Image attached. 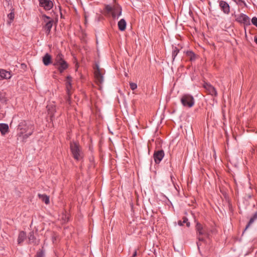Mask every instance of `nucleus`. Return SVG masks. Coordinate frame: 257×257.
Returning <instances> with one entry per match:
<instances>
[{
  "label": "nucleus",
  "mask_w": 257,
  "mask_h": 257,
  "mask_svg": "<svg viewBox=\"0 0 257 257\" xmlns=\"http://www.w3.org/2000/svg\"><path fill=\"white\" fill-rule=\"evenodd\" d=\"M195 230L196 231L197 238L198 240L197 242V247L200 251V248L203 244H206V239H209V229L206 225L197 222L195 226Z\"/></svg>",
  "instance_id": "obj_1"
},
{
  "label": "nucleus",
  "mask_w": 257,
  "mask_h": 257,
  "mask_svg": "<svg viewBox=\"0 0 257 257\" xmlns=\"http://www.w3.org/2000/svg\"><path fill=\"white\" fill-rule=\"evenodd\" d=\"M34 129L33 123L25 120L21 121L18 126V130L19 131V135L22 137L23 141H26L33 134Z\"/></svg>",
  "instance_id": "obj_2"
},
{
  "label": "nucleus",
  "mask_w": 257,
  "mask_h": 257,
  "mask_svg": "<svg viewBox=\"0 0 257 257\" xmlns=\"http://www.w3.org/2000/svg\"><path fill=\"white\" fill-rule=\"evenodd\" d=\"M121 7L117 4L112 6L106 5L104 9V15L106 17L111 16L113 19H118L121 15Z\"/></svg>",
  "instance_id": "obj_3"
},
{
  "label": "nucleus",
  "mask_w": 257,
  "mask_h": 257,
  "mask_svg": "<svg viewBox=\"0 0 257 257\" xmlns=\"http://www.w3.org/2000/svg\"><path fill=\"white\" fill-rule=\"evenodd\" d=\"M53 64L61 73L66 70L69 66L68 63L64 59V55L60 52L56 54Z\"/></svg>",
  "instance_id": "obj_4"
},
{
  "label": "nucleus",
  "mask_w": 257,
  "mask_h": 257,
  "mask_svg": "<svg viewBox=\"0 0 257 257\" xmlns=\"http://www.w3.org/2000/svg\"><path fill=\"white\" fill-rule=\"evenodd\" d=\"M70 148L74 159L78 161L83 158V153L78 143L71 142L70 144Z\"/></svg>",
  "instance_id": "obj_5"
},
{
  "label": "nucleus",
  "mask_w": 257,
  "mask_h": 257,
  "mask_svg": "<svg viewBox=\"0 0 257 257\" xmlns=\"http://www.w3.org/2000/svg\"><path fill=\"white\" fill-rule=\"evenodd\" d=\"M181 102L184 106L190 108L194 105L195 100L191 94H185L181 97Z\"/></svg>",
  "instance_id": "obj_6"
},
{
  "label": "nucleus",
  "mask_w": 257,
  "mask_h": 257,
  "mask_svg": "<svg viewBox=\"0 0 257 257\" xmlns=\"http://www.w3.org/2000/svg\"><path fill=\"white\" fill-rule=\"evenodd\" d=\"M94 75L97 84H101L103 82V74L101 71L98 65H96V68L94 71Z\"/></svg>",
  "instance_id": "obj_7"
},
{
  "label": "nucleus",
  "mask_w": 257,
  "mask_h": 257,
  "mask_svg": "<svg viewBox=\"0 0 257 257\" xmlns=\"http://www.w3.org/2000/svg\"><path fill=\"white\" fill-rule=\"evenodd\" d=\"M164 156L165 153L163 150L155 151L153 155V157L155 163L157 164H159L162 160Z\"/></svg>",
  "instance_id": "obj_8"
},
{
  "label": "nucleus",
  "mask_w": 257,
  "mask_h": 257,
  "mask_svg": "<svg viewBox=\"0 0 257 257\" xmlns=\"http://www.w3.org/2000/svg\"><path fill=\"white\" fill-rule=\"evenodd\" d=\"M39 6L46 11L51 10L53 7V3L51 0H39Z\"/></svg>",
  "instance_id": "obj_9"
},
{
  "label": "nucleus",
  "mask_w": 257,
  "mask_h": 257,
  "mask_svg": "<svg viewBox=\"0 0 257 257\" xmlns=\"http://www.w3.org/2000/svg\"><path fill=\"white\" fill-rule=\"evenodd\" d=\"M72 77L70 76H67L65 80V85L67 95H68V101H69L70 96L72 94Z\"/></svg>",
  "instance_id": "obj_10"
},
{
  "label": "nucleus",
  "mask_w": 257,
  "mask_h": 257,
  "mask_svg": "<svg viewBox=\"0 0 257 257\" xmlns=\"http://www.w3.org/2000/svg\"><path fill=\"white\" fill-rule=\"evenodd\" d=\"M236 20L239 22L242 23L244 24H249L250 20L248 16L243 14L238 15L236 18Z\"/></svg>",
  "instance_id": "obj_11"
},
{
  "label": "nucleus",
  "mask_w": 257,
  "mask_h": 257,
  "mask_svg": "<svg viewBox=\"0 0 257 257\" xmlns=\"http://www.w3.org/2000/svg\"><path fill=\"white\" fill-rule=\"evenodd\" d=\"M219 6L221 10L226 14H228L230 12V8L229 5L225 2L221 1L219 2Z\"/></svg>",
  "instance_id": "obj_12"
},
{
  "label": "nucleus",
  "mask_w": 257,
  "mask_h": 257,
  "mask_svg": "<svg viewBox=\"0 0 257 257\" xmlns=\"http://www.w3.org/2000/svg\"><path fill=\"white\" fill-rule=\"evenodd\" d=\"M53 23L54 21H48L47 24L44 25L43 29L46 35H48L50 33Z\"/></svg>",
  "instance_id": "obj_13"
},
{
  "label": "nucleus",
  "mask_w": 257,
  "mask_h": 257,
  "mask_svg": "<svg viewBox=\"0 0 257 257\" xmlns=\"http://www.w3.org/2000/svg\"><path fill=\"white\" fill-rule=\"evenodd\" d=\"M43 63L45 66H48L52 63V57L48 53H46L42 58Z\"/></svg>",
  "instance_id": "obj_14"
},
{
  "label": "nucleus",
  "mask_w": 257,
  "mask_h": 257,
  "mask_svg": "<svg viewBox=\"0 0 257 257\" xmlns=\"http://www.w3.org/2000/svg\"><path fill=\"white\" fill-rule=\"evenodd\" d=\"M12 75L10 72L4 69H0V77L3 79H10Z\"/></svg>",
  "instance_id": "obj_15"
},
{
  "label": "nucleus",
  "mask_w": 257,
  "mask_h": 257,
  "mask_svg": "<svg viewBox=\"0 0 257 257\" xmlns=\"http://www.w3.org/2000/svg\"><path fill=\"white\" fill-rule=\"evenodd\" d=\"M126 23L125 20L124 19H121L118 22V29L120 31H123L126 29Z\"/></svg>",
  "instance_id": "obj_16"
},
{
  "label": "nucleus",
  "mask_w": 257,
  "mask_h": 257,
  "mask_svg": "<svg viewBox=\"0 0 257 257\" xmlns=\"http://www.w3.org/2000/svg\"><path fill=\"white\" fill-rule=\"evenodd\" d=\"M29 241L30 243H34V244H38L39 241H37L35 236H34V232L31 231L29 233L28 235Z\"/></svg>",
  "instance_id": "obj_17"
},
{
  "label": "nucleus",
  "mask_w": 257,
  "mask_h": 257,
  "mask_svg": "<svg viewBox=\"0 0 257 257\" xmlns=\"http://www.w3.org/2000/svg\"><path fill=\"white\" fill-rule=\"evenodd\" d=\"M26 238V232L23 231H21L19 233V236H18V243L21 244V243H22L25 240Z\"/></svg>",
  "instance_id": "obj_18"
},
{
  "label": "nucleus",
  "mask_w": 257,
  "mask_h": 257,
  "mask_svg": "<svg viewBox=\"0 0 257 257\" xmlns=\"http://www.w3.org/2000/svg\"><path fill=\"white\" fill-rule=\"evenodd\" d=\"M204 87L206 89H207L209 91L210 94H211L212 95H217V91L215 88L209 84H206V85H204Z\"/></svg>",
  "instance_id": "obj_19"
},
{
  "label": "nucleus",
  "mask_w": 257,
  "mask_h": 257,
  "mask_svg": "<svg viewBox=\"0 0 257 257\" xmlns=\"http://www.w3.org/2000/svg\"><path fill=\"white\" fill-rule=\"evenodd\" d=\"M257 219V211L254 213L253 216L249 219L247 224L246 225L245 230L247 229L253 222Z\"/></svg>",
  "instance_id": "obj_20"
},
{
  "label": "nucleus",
  "mask_w": 257,
  "mask_h": 257,
  "mask_svg": "<svg viewBox=\"0 0 257 257\" xmlns=\"http://www.w3.org/2000/svg\"><path fill=\"white\" fill-rule=\"evenodd\" d=\"M210 245L206 239V244H203V245L201 246L200 251L199 250L200 253H201V250L204 251L205 253L208 252L210 249Z\"/></svg>",
  "instance_id": "obj_21"
},
{
  "label": "nucleus",
  "mask_w": 257,
  "mask_h": 257,
  "mask_svg": "<svg viewBox=\"0 0 257 257\" xmlns=\"http://www.w3.org/2000/svg\"><path fill=\"white\" fill-rule=\"evenodd\" d=\"M9 131V126L6 123L0 124V131L2 134H6Z\"/></svg>",
  "instance_id": "obj_22"
},
{
  "label": "nucleus",
  "mask_w": 257,
  "mask_h": 257,
  "mask_svg": "<svg viewBox=\"0 0 257 257\" xmlns=\"http://www.w3.org/2000/svg\"><path fill=\"white\" fill-rule=\"evenodd\" d=\"M38 196L39 198L44 201L46 204H48L49 203V197L47 195L45 194H39Z\"/></svg>",
  "instance_id": "obj_23"
},
{
  "label": "nucleus",
  "mask_w": 257,
  "mask_h": 257,
  "mask_svg": "<svg viewBox=\"0 0 257 257\" xmlns=\"http://www.w3.org/2000/svg\"><path fill=\"white\" fill-rule=\"evenodd\" d=\"M179 52V49L176 47H173V51H172V58L173 61L174 60L175 57L177 55L178 53Z\"/></svg>",
  "instance_id": "obj_24"
},
{
  "label": "nucleus",
  "mask_w": 257,
  "mask_h": 257,
  "mask_svg": "<svg viewBox=\"0 0 257 257\" xmlns=\"http://www.w3.org/2000/svg\"><path fill=\"white\" fill-rule=\"evenodd\" d=\"M42 18L43 19V23L45 24H47L48 21H54L52 19H51L50 17L46 16L45 14L42 15Z\"/></svg>",
  "instance_id": "obj_25"
},
{
  "label": "nucleus",
  "mask_w": 257,
  "mask_h": 257,
  "mask_svg": "<svg viewBox=\"0 0 257 257\" xmlns=\"http://www.w3.org/2000/svg\"><path fill=\"white\" fill-rule=\"evenodd\" d=\"M187 55L190 58L191 61L195 60V54L192 51H188L187 52Z\"/></svg>",
  "instance_id": "obj_26"
},
{
  "label": "nucleus",
  "mask_w": 257,
  "mask_h": 257,
  "mask_svg": "<svg viewBox=\"0 0 257 257\" xmlns=\"http://www.w3.org/2000/svg\"><path fill=\"white\" fill-rule=\"evenodd\" d=\"M45 253L43 249H41L37 251L35 257H44Z\"/></svg>",
  "instance_id": "obj_27"
},
{
  "label": "nucleus",
  "mask_w": 257,
  "mask_h": 257,
  "mask_svg": "<svg viewBox=\"0 0 257 257\" xmlns=\"http://www.w3.org/2000/svg\"><path fill=\"white\" fill-rule=\"evenodd\" d=\"M233 1H234L235 2H236L237 4H238L240 6L244 5V6H246V3L243 0H233Z\"/></svg>",
  "instance_id": "obj_28"
},
{
  "label": "nucleus",
  "mask_w": 257,
  "mask_h": 257,
  "mask_svg": "<svg viewBox=\"0 0 257 257\" xmlns=\"http://www.w3.org/2000/svg\"><path fill=\"white\" fill-rule=\"evenodd\" d=\"M183 223H186V226L189 227L190 226V222L188 221V218L186 217H183Z\"/></svg>",
  "instance_id": "obj_29"
},
{
  "label": "nucleus",
  "mask_w": 257,
  "mask_h": 257,
  "mask_svg": "<svg viewBox=\"0 0 257 257\" xmlns=\"http://www.w3.org/2000/svg\"><path fill=\"white\" fill-rule=\"evenodd\" d=\"M130 86L132 90H134L137 88V85L135 83L131 82L130 83Z\"/></svg>",
  "instance_id": "obj_30"
},
{
  "label": "nucleus",
  "mask_w": 257,
  "mask_h": 257,
  "mask_svg": "<svg viewBox=\"0 0 257 257\" xmlns=\"http://www.w3.org/2000/svg\"><path fill=\"white\" fill-rule=\"evenodd\" d=\"M251 22L253 25L257 27V18L254 17L251 19Z\"/></svg>",
  "instance_id": "obj_31"
},
{
  "label": "nucleus",
  "mask_w": 257,
  "mask_h": 257,
  "mask_svg": "<svg viewBox=\"0 0 257 257\" xmlns=\"http://www.w3.org/2000/svg\"><path fill=\"white\" fill-rule=\"evenodd\" d=\"M14 13L11 12L8 15V17L11 21H13L14 19Z\"/></svg>",
  "instance_id": "obj_32"
},
{
  "label": "nucleus",
  "mask_w": 257,
  "mask_h": 257,
  "mask_svg": "<svg viewBox=\"0 0 257 257\" xmlns=\"http://www.w3.org/2000/svg\"><path fill=\"white\" fill-rule=\"evenodd\" d=\"M183 221H182L181 220H179L178 221V224L179 225V226H182L183 225Z\"/></svg>",
  "instance_id": "obj_33"
},
{
  "label": "nucleus",
  "mask_w": 257,
  "mask_h": 257,
  "mask_svg": "<svg viewBox=\"0 0 257 257\" xmlns=\"http://www.w3.org/2000/svg\"><path fill=\"white\" fill-rule=\"evenodd\" d=\"M137 255V250H136L134 252L133 254V255H132V257H136Z\"/></svg>",
  "instance_id": "obj_34"
},
{
  "label": "nucleus",
  "mask_w": 257,
  "mask_h": 257,
  "mask_svg": "<svg viewBox=\"0 0 257 257\" xmlns=\"http://www.w3.org/2000/svg\"><path fill=\"white\" fill-rule=\"evenodd\" d=\"M102 19V16H100V15H99V16H98V17H97V21H100Z\"/></svg>",
  "instance_id": "obj_35"
},
{
  "label": "nucleus",
  "mask_w": 257,
  "mask_h": 257,
  "mask_svg": "<svg viewBox=\"0 0 257 257\" xmlns=\"http://www.w3.org/2000/svg\"><path fill=\"white\" fill-rule=\"evenodd\" d=\"M254 42L257 44V37H254Z\"/></svg>",
  "instance_id": "obj_36"
}]
</instances>
